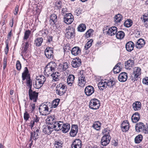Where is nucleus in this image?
<instances>
[{"mask_svg":"<svg viewBox=\"0 0 148 148\" xmlns=\"http://www.w3.org/2000/svg\"><path fill=\"white\" fill-rule=\"evenodd\" d=\"M136 131L138 132H143L146 133L148 132V124L146 123L145 125L142 122H140L137 123L135 126Z\"/></svg>","mask_w":148,"mask_h":148,"instance_id":"1","label":"nucleus"},{"mask_svg":"<svg viewBox=\"0 0 148 148\" xmlns=\"http://www.w3.org/2000/svg\"><path fill=\"white\" fill-rule=\"evenodd\" d=\"M56 66V63L55 62H51L45 67V71L48 75L51 74L54 71Z\"/></svg>","mask_w":148,"mask_h":148,"instance_id":"2","label":"nucleus"},{"mask_svg":"<svg viewBox=\"0 0 148 148\" xmlns=\"http://www.w3.org/2000/svg\"><path fill=\"white\" fill-rule=\"evenodd\" d=\"M66 89L67 87L65 84L60 83L57 86L56 92L57 95L62 96L65 94Z\"/></svg>","mask_w":148,"mask_h":148,"instance_id":"3","label":"nucleus"},{"mask_svg":"<svg viewBox=\"0 0 148 148\" xmlns=\"http://www.w3.org/2000/svg\"><path fill=\"white\" fill-rule=\"evenodd\" d=\"M100 105V101L97 99L94 98L90 100L89 103V107L92 110H97L99 108Z\"/></svg>","mask_w":148,"mask_h":148,"instance_id":"4","label":"nucleus"},{"mask_svg":"<svg viewBox=\"0 0 148 148\" xmlns=\"http://www.w3.org/2000/svg\"><path fill=\"white\" fill-rule=\"evenodd\" d=\"M75 35V29L73 27H69L68 31L65 34V36L69 39L73 38Z\"/></svg>","mask_w":148,"mask_h":148,"instance_id":"5","label":"nucleus"},{"mask_svg":"<svg viewBox=\"0 0 148 148\" xmlns=\"http://www.w3.org/2000/svg\"><path fill=\"white\" fill-rule=\"evenodd\" d=\"M39 110L40 114L42 115H46L49 112V107L46 104L42 103L40 106Z\"/></svg>","mask_w":148,"mask_h":148,"instance_id":"6","label":"nucleus"},{"mask_svg":"<svg viewBox=\"0 0 148 148\" xmlns=\"http://www.w3.org/2000/svg\"><path fill=\"white\" fill-rule=\"evenodd\" d=\"M40 133L41 131L39 129L36 128L33 132H31L30 137L29 139L30 141L32 138H33L34 140H35L38 139Z\"/></svg>","mask_w":148,"mask_h":148,"instance_id":"7","label":"nucleus"},{"mask_svg":"<svg viewBox=\"0 0 148 148\" xmlns=\"http://www.w3.org/2000/svg\"><path fill=\"white\" fill-rule=\"evenodd\" d=\"M64 21L66 24L69 25L71 24L74 20L73 16L71 13L66 14L64 18Z\"/></svg>","mask_w":148,"mask_h":148,"instance_id":"8","label":"nucleus"},{"mask_svg":"<svg viewBox=\"0 0 148 148\" xmlns=\"http://www.w3.org/2000/svg\"><path fill=\"white\" fill-rule=\"evenodd\" d=\"M53 50L52 48L48 47L45 50V55L46 57L48 59L53 58Z\"/></svg>","mask_w":148,"mask_h":148,"instance_id":"9","label":"nucleus"},{"mask_svg":"<svg viewBox=\"0 0 148 148\" xmlns=\"http://www.w3.org/2000/svg\"><path fill=\"white\" fill-rule=\"evenodd\" d=\"M134 60L133 58L132 59H130L125 62V68L128 70H130L134 66Z\"/></svg>","mask_w":148,"mask_h":148,"instance_id":"10","label":"nucleus"},{"mask_svg":"<svg viewBox=\"0 0 148 148\" xmlns=\"http://www.w3.org/2000/svg\"><path fill=\"white\" fill-rule=\"evenodd\" d=\"M86 95L89 96L92 95L95 92V89L93 86L88 85L86 87L84 90Z\"/></svg>","mask_w":148,"mask_h":148,"instance_id":"11","label":"nucleus"},{"mask_svg":"<svg viewBox=\"0 0 148 148\" xmlns=\"http://www.w3.org/2000/svg\"><path fill=\"white\" fill-rule=\"evenodd\" d=\"M129 123L127 121H124L121 125V128L123 132L128 131L130 128Z\"/></svg>","mask_w":148,"mask_h":148,"instance_id":"12","label":"nucleus"},{"mask_svg":"<svg viewBox=\"0 0 148 148\" xmlns=\"http://www.w3.org/2000/svg\"><path fill=\"white\" fill-rule=\"evenodd\" d=\"M53 130V129L52 127H51V125H48L43 127V132L45 134L49 135Z\"/></svg>","mask_w":148,"mask_h":148,"instance_id":"13","label":"nucleus"},{"mask_svg":"<svg viewBox=\"0 0 148 148\" xmlns=\"http://www.w3.org/2000/svg\"><path fill=\"white\" fill-rule=\"evenodd\" d=\"M78 85L81 87H83L86 83V79L84 75L82 74L79 76L78 79Z\"/></svg>","mask_w":148,"mask_h":148,"instance_id":"14","label":"nucleus"},{"mask_svg":"<svg viewBox=\"0 0 148 148\" xmlns=\"http://www.w3.org/2000/svg\"><path fill=\"white\" fill-rule=\"evenodd\" d=\"M78 132V125H72L70 132V136L73 137L75 136Z\"/></svg>","mask_w":148,"mask_h":148,"instance_id":"15","label":"nucleus"},{"mask_svg":"<svg viewBox=\"0 0 148 148\" xmlns=\"http://www.w3.org/2000/svg\"><path fill=\"white\" fill-rule=\"evenodd\" d=\"M56 121V119L54 115L48 116L46 119L47 123L48 125H53Z\"/></svg>","mask_w":148,"mask_h":148,"instance_id":"16","label":"nucleus"},{"mask_svg":"<svg viewBox=\"0 0 148 148\" xmlns=\"http://www.w3.org/2000/svg\"><path fill=\"white\" fill-rule=\"evenodd\" d=\"M29 99L32 101L34 102L37 101L38 98V93L35 91L28 93Z\"/></svg>","mask_w":148,"mask_h":148,"instance_id":"17","label":"nucleus"},{"mask_svg":"<svg viewBox=\"0 0 148 148\" xmlns=\"http://www.w3.org/2000/svg\"><path fill=\"white\" fill-rule=\"evenodd\" d=\"M111 137L109 136H103L101 138V145L104 146H106L110 143Z\"/></svg>","mask_w":148,"mask_h":148,"instance_id":"18","label":"nucleus"},{"mask_svg":"<svg viewBox=\"0 0 148 148\" xmlns=\"http://www.w3.org/2000/svg\"><path fill=\"white\" fill-rule=\"evenodd\" d=\"M62 125H63V122L56 121L53 125H51V127L55 131H58L61 130Z\"/></svg>","mask_w":148,"mask_h":148,"instance_id":"19","label":"nucleus"},{"mask_svg":"<svg viewBox=\"0 0 148 148\" xmlns=\"http://www.w3.org/2000/svg\"><path fill=\"white\" fill-rule=\"evenodd\" d=\"M117 31V28L115 26H113L109 28L106 31V34L110 36L115 35Z\"/></svg>","mask_w":148,"mask_h":148,"instance_id":"20","label":"nucleus"},{"mask_svg":"<svg viewBox=\"0 0 148 148\" xmlns=\"http://www.w3.org/2000/svg\"><path fill=\"white\" fill-rule=\"evenodd\" d=\"M145 44V40L143 39L140 38L136 43L135 46L137 49H140L144 47Z\"/></svg>","mask_w":148,"mask_h":148,"instance_id":"21","label":"nucleus"},{"mask_svg":"<svg viewBox=\"0 0 148 148\" xmlns=\"http://www.w3.org/2000/svg\"><path fill=\"white\" fill-rule=\"evenodd\" d=\"M38 81V86H36V88L38 89L41 87L46 80L45 77L43 75H41L37 79Z\"/></svg>","mask_w":148,"mask_h":148,"instance_id":"22","label":"nucleus"},{"mask_svg":"<svg viewBox=\"0 0 148 148\" xmlns=\"http://www.w3.org/2000/svg\"><path fill=\"white\" fill-rule=\"evenodd\" d=\"M29 71L27 67L24 68V70L22 74V78L23 81H24L26 79L27 80L29 78L30 76V74L29 73Z\"/></svg>","mask_w":148,"mask_h":148,"instance_id":"23","label":"nucleus"},{"mask_svg":"<svg viewBox=\"0 0 148 148\" xmlns=\"http://www.w3.org/2000/svg\"><path fill=\"white\" fill-rule=\"evenodd\" d=\"M81 63L80 59L78 58L73 59L71 64L73 67L77 68L80 66L81 64Z\"/></svg>","mask_w":148,"mask_h":148,"instance_id":"24","label":"nucleus"},{"mask_svg":"<svg viewBox=\"0 0 148 148\" xmlns=\"http://www.w3.org/2000/svg\"><path fill=\"white\" fill-rule=\"evenodd\" d=\"M70 126L69 123H64L63 122V125H62L61 129L62 132L63 133H66L69 130Z\"/></svg>","mask_w":148,"mask_h":148,"instance_id":"25","label":"nucleus"},{"mask_svg":"<svg viewBox=\"0 0 148 148\" xmlns=\"http://www.w3.org/2000/svg\"><path fill=\"white\" fill-rule=\"evenodd\" d=\"M127 74L125 72H122L119 75L118 79L120 82H124L127 80Z\"/></svg>","mask_w":148,"mask_h":148,"instance_id":"26","label":"nucleus"},{"mask_svg":"<svg viewBox=\"0 0 148 148\" xmlns=\"http://www.w3.org/2000/svg\"><path fill=\"white\" fill-rule=\"evenodd\" d=\"M134 46V44L132 42L129 41L126 44V50L129 52H131L133 50Z\"/></svg>","mask_w":148,"mask_h":148,"instance_id":"27","label":"nucleus"},{"mask_svg":"<svg viewBox=\"0 0 148 148\" xmlns=\"http://www.w3.org/2000/svg\"><path fill=\"white\" fill-rule=\"evenodd\" d=\"M141 104L139 101H136L134 102L132 105V107L134 111H138L140 110Z\"/></svg>","mask_w":148,"mask_h":148,"instance_id":"28","label":"nucleus"},{"mask_svg":"<svg viewBox=\"0 0 148 148\" xmlns=\"http://www.w3.org/2000/svg\"><path fill=\"white\" fill-rule=\"evenodd\" d=\"M75 76L74 75L71 74L69 75L67 78V83L69 86H71L74 83Z\"/></svg>","mask_w":148,"mask_h":148,"instance_id":"29","label":"nucleus"},{"mask_svg":"<svg viewBox=\"0 0 148 148\" xmlns=\"http://www.w3.org/2000/svg\"><path fill=\"white\" fill-rule=\"evenodd\" d=\"M72 54L74 56H77L81 53V50L78 47H73L71 50Z\"/></svg>","mask_w":148,"mask_h":148,"instance_id":"30","label":"nucleus"},{"mask_svg":"<svg viewBox=\"0 0 148 148\" xmlns=\"http://www.w3.org/2000/svg\"><path fill=\"white\" fill-rule=\"evenodd\" d=\"M140 114L138 112H136L132 116V120L133 122L136 123L140 119Z\"/></svg>","mask_w":148,"mask_h":148,"instance_id":"31","label":"nucleus"},{"mask_svg":"<svg viewBox=\"0 0 148 148\" xmlns=\"http://www.w3.org/2000/svg\"><path fill=\"white\" fill-rule=\"evenodd\" d=\"M57 21V16L55 14H52L50 17V25H53L55 24Z\"/></svg>","mask_w":148,"mask_h":148,"instance_id":"32","label":"nucleus"},{"mask_svg":"<svg viewBox=\"0 0 148 148\" xmlns=\"http://www.w3.org/2000/svg\"><path fill=\"white\" fill-rule=\"evenodd\" d=\"M63 144V141L60 139L55 140L54 143L55 148H62V147Z\"/></svg>","mask_w":148,"mask_h":148,"instance_id":"33","label":"nucleus"},{"mask_svg":"<svg viewBox=\"0 0 148 148\" xmlns=\"http://www.w3.org/2000/svg\"><path fill=\"white\" fill-rule=\"evenodd\" d=\"M106 86H108L110 88H112L115 84V81L112 80L111 79L108 80L105 79Z\"/></svg>","mask_w":148,"mask_h":148,"instance_id":"34","label":"nucleus"},{"mask_svg":"<svg viewBox=\"0 0 148 148\" xmlns=\"http://www.w3.org/2000/svg\"><path fill=\"white\" fill-rule=\"evenodd\" d=\"M116 36L118 39H123L125 36V33L123 31H119L116 32Z\"/></svg>","mask_w":148,"mask_h":148,"instance_id":"35","label":"nucleus"},{"mask_svg":"<svg viewBox=\"0 0 148 148\" xmlns=\"http://www.w3.org/2000/svg\"><path fill=\"white\" fill-rule=\"evenodd\" d=\"M98 87L100 90H103L106 87V86L105 84V81H104L103 80L100 81L98 84Z\"/></svg>","mask_w":148,"mask_h":148,"instance_id":"36","label":"nucleus"},{"mask_svg":"<svg viewBox=\"0 0 148 148\" xmlns=\"http://www.w3.org/2000/svg\"><path fill=\"white\" fill-rule=\"evenodd\" d=\"M43 41V39L42 37L38 38L36 39L34 41V44L37 47H40L41 46Z\"/></svg>","mask_w":148,"mask_h":148,"instance_id":"37","label":"nucleus"},{"mask_svg":"<svg viewBox=\"0 0 148 148\" xmlns=\"http://www.w3.org/2000/svg\"><path fill=\"white\" fill-rule=\"evenodd\" d=\"M121 64L120 62L118 63L114 67L113 70L114 73L117 74L120 71L121 69L119 65Z\"/></svg>","mask_w":148,"mask_h":148,"instance_id":"38","label":"nucleus"},{"mask_svg":"<svg viewBox=\"0 0 148 148\" xmlns=\"http://www.w3.org/2000/svg\"><path fill=\"white\" fill-rule=\"evenodd\" d=\"M53 78V80L54 81H57L59 80L60 76L59 73L58 72H56L55 73H53L51 74Z\"/></svg>","mask_w":148,"mask_h":148,"instance_id":"39","label":"nucleus"},{"mask_svg":"<svg viewBox=\"0 0 148 148\" xmlns=\"http://www.w3.org/2000/svg\"><path fill=\"white\" fill-rule=\"evenodd\" d=\"M143 139V136L141 134H139L135 137L134 139L135 142L136 144H139L142 141Z\"/></svg>","mask_w":148,"mask_h":148,"instance_id":"40","label":"nucleus"},{"mask_svg":"<svg viewBox=\"0 0 148 148\" xmlns=\"http://www.w3.org/2000/svg\"><path fill=\"white\" fill-rule=\"evenodd\" d=\"M122 19V16L120 14H118L115 16L114 18V21L116 23L120 22Z\"/></svg>","mask_w":148,"mask_h":148,"instance_id":"41","label":"nucleus"},{"mask_svg":"<svg viewBox=\"0 0 148 148\" xmlns=\"http://www.w3.org/2000/svg\"><path fill=\"white\" fill-rule=\"evenodd\" d=\"M93 127L97 130H99L100 129L101 123L99 121L95 122L93 124Z\"/></svg>","mask_w":148,"mask_h":148,"instance_id":"42","label":"nucleus"},{"mask_svg":"<svg viewBox=\"0 0 148 148\" xmlns=\"http://www.w3.org/2000/svg\"><path fill=\"white\" fill-rule=\"evenodd\" d=\"M78 30L80 32H84L86 29V26L83 23L80 24L78 27Z\"/></svg>","mask_w":148,"mask_h":148,"instance_id":"43","label":"nucleus"},{"mask_svg":"<svg viewBox=\"0 0 148 148\" xmlns=\"http://www.w3.org/2000/svg\"><path fill=\"white\" fill-rule=\"evenodd\" d=\"M110 130L108 128L104 129L102 131V133L103 134V136H109V137H111L110 135Z\"/></svg>","mask_w":148,"mask_h":148,"instance_id":"44","label":"nucleus"},{"mask_svg":"<svg viewBox=\"0 0 148 148\" xmlns=\"http://www.w3.org/2000/svg\"><path fill=\"white\" fill-rule=\"evenodd\" d=\"M132 23L133 22L131 20L127 19L124 22V25L127 27H129L132 25Z\"/></svg>","mask_w":148,"mask_h":148,"instance_id":"45","label":"nucleus"},{"mask_svg":"<svg viewBox=\"0 0 148 148\" xmlns=\"http://www.w3.org/2000/svg\"><path fill=\"white\" fill-rule=\"evenodd\" d=\"M60 101V99H57L54 100L52 101V107L53 108L57 107L59 104Z\"/></svg>","mask_w":148,"mask_h":148,"instance_id":"46","label":"nucleus"},{"mask_svg":"<svg viewBox=\"0 0 148 148\" xmlns=\"http://www.w3.org/2000/svg\"><path fill=\"white\" fill-rule=\"evenodd\" d=\"M141 70L140 68L137 67H135L134 68L133 73L135 74V75H138L140 76L141 74Z\"/></svg>","mask_w":148,"mask_h":148,"instance_id":"47","label":"nucleus"},{"mask_svg":"<svg viewBox=\"0 0 148 148\" xmlns=\"http://www.w3.org/2000/svg\"><path fill=\"white\" fill-rule=\"evenodd\" d=\"M135 74L133 73L132 74L130 79L133 82H134L135 81H137L138 80V78H139V76L138 75H135Z\"/></svg>","mask_w":148,"mask_h":148,"instance_id":"48","label":"nucleus"},{"mask_svg":"<svg viewBox=\"0 0 148 148\" xmlns=\"http://www.w3.org/2000/svg\"><path fill=\"white\" fill-rule=\"evenodd\" d=\"M94 30L92 29H90L88 30L85 34V36L87 38L90 37L93 35Z\"/></svg>","mask_w":148,"mask_h":148,"instance_id":"49","label":"nucleus"},{"mask_svg":"<svg viewBox=\"0 0 148 148\" xmlns=\"http://www.w3.org/2000/svg\"><path fill=\"white\" fill-rule=\"evenodd\" d=\"M31 33V31L29 30L26 31L24 33L23 40H27L29 38Z\"/></svg>","mask_w":148,"mask_h":148,"instance_id":"50","label":"nucleus"},{"mask_svg":"<svg viewBox=\"0 0 148 148\" xmlns=\"http://www.w3.org/2000/svg\"><path fill=\"white\" fill-rule=\"evenodd\" d=\"M93 41L92 39H91L87 42L84 46V48L86 50H87L92 46Z\"/></svg>","mask_w":148,"mask_h":148,"instance_id":"51","label":"nucleus"},{"mask_svg":"<svg viewBox=\"0 0 148 148\" xmlns=\"http://www.w3.org/2000/svg\"><path fill=\"white\" fill-rule=\"evenodd\" d=\"M29 44L28 42H26L25 43V47H24V49L22 51V53H23V54H25V55L26 51L27 50V48L29 47Z\"/></svg>","mask_w":148,"mask_h":148,"instance_id":"52","label":"nucleus"},{"mask_svg":"<svg viewBox=\"0 0 148 148\" xmlns=\"http://www.w3.org/2000/svg\"><path fill=\"white\" fill-rule=\"evenodd\" d=\"M60 66L61 65V66L62 67V70L63 71L66 70L68 68V63L66 62L63 63V64H60Z\"/></svg>","mask_w":148,"mask_h":148,"instance_id":"53","label":"nucleus"},{"mask_svg":"<svg viewBox=\"0 0 148 148\" xmlns=\"http://www.w3.org/2000/svg\"><path fill=\"white\" fill-rule=\"evenodd\" d=\"M16 69L19 71H20L21 69V64L19 60H18L16 61Z\"/></svg>","mask_w":148,"mask_h":148,"instance_id":"54","label":"nucleus"},{"mask_svg":"<svg viewBox=\"0 0 148 148\" xmlns=\"http://www.w3.org/2000/svg\"><path fill=\"white\" fill-rule=\"evenodd\" d=\"M62 1H59L56 2V3L55 7H56L58 9H60L62 7Z\"/></svg>","mask_w":148,"mask_h":148,"instance_id":"55","label":"nucleus"},{"mask_svg":"<svg viewBox=\"0 0 148 148\" xmlns=\"http://www.w3.org/2000/svg\"><path fill=\"white\" fill-rule=\"evenodd\" d=\"M75 144L78 145H82V142L79 139H76L73 141L72 145H74Z\"/></svg>","mask_w":148,"mask_h":148,"instance_id":"56","label":"nucleus"},{"mask_svg":"<svg viewBox=\"0 0 148 148\" xmlns=\"http://www.w3.org/2000/svg\"><path fill=\"white\" fill-rule=\"evenodd\" d=\"M29 118V115L27 112L26 111L24 113V119L26 121L28 120Z\"/></svg>","mask_w":148,"mask_h":148,"instance_id":"57","label":"nucleus"},{"mask_svg":"<svg viewBox=\"0 0 148 148\" xmlns=\"http://www.w3.org/2000/svg\"><path fill=\"white\" fill-rule=\"evenodd\" d=\"M5 44L6 46L4 49L5 53L6 54H7L9 50V47H8V42L7 40L5 42Z\"/></svg>","mask_w":148,"mask_h":148,"instance_id":"58","label":"nucleus"},{"mask_svg":"<svg viewBox=\"0 0 148 148\" xmlns=\"http://www.w3.org/2000/svg\"><path fill=\"white\" fill-rule=\"evenodd\" d=\"M75 14L78 16L82 13V10L79 8L77 9L75 12Z\"/></svg>","mask_w":148,"mask_h":148,"instance_id":"59","label":"nucleus"},{"mask_svg":"<svg viewBox=\"0 0 148 148\" xmlns=\"http://www.w3.org/2000/svg\"><path fill=\"white\" fill-rule=\"evenodd\" d=\"M30 108L31 110V112H34L35 108V104L32 103L31 104L30 106Z\"/></svg>","mask_w":148,"mask_h":148,"instance_id":"60","label":"nucleus"},{"mask_svg":"<svg viewBox=\"0 0 148 148\" xmlns=\"http://www.w3.org/2000/svg\"><path fill=\"white\" fill-rule=\"evenodd\" d=\"M26 81L27 85V86L30 85H32V82L31 80L30 77H29L26 80Z\"/></svg>","mask_w":148,"mask_h":148,"instance_id":"61","label":"nucleus"},{"mask_svg":"<svg viewBox=\"0 0 148 148\" xmlns=\"http://www.w3.org/2000/svg\"><path fill=\"white\" fill-rule=\"evenodd\" d=\"M40 119V118L37 115H35V117L34 118L33 120L32 121L34 123L35 122L38 123Z\"/></svg>","mask_w":148,"mask_h":148,"instance_id":"62","label":"nucleus"},{"mask_svg":"<svg viewBox=\"0 0 148 148\" xmlns=\"http://www.w3.org/2000/svg\"><path fill=\"white\" fill-rule=\"evenodd\" d=\"M143 84L148 85V77H146L143 79Z\"/></svg>","mask_w":148,"mask_h":148,"instance_id":"63","label":"nucleus"},{"mask_svg":"<svg viewBox=\"0 0 148 148\" xmlns=\"http://www.w3.org/2000/svg\"><path fill=\"white\" fill-rule=\"evenodd\" d=\"M143 19L144 21V22H145L146 21H148V15H143Z\"/></svg>","mask_w":148,"mask_h":148,"instance_id":"64","label":"nucleus"}]
</instances>
